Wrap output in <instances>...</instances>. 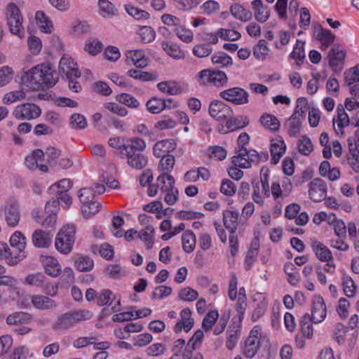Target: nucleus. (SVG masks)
I'll return each instance as SVG.
<instances>
[{"instance_id":"obj_31","label":"nucleus","mask_w":359,"mask_h":359,"mask_svg":"<svg viewBox=\"0 0 359 359\" xmlns=\"http://www.w3.org/2000/svg\"><path fill=\"white\" fill-rule=\"evenodd\" d=\"M251 4L256 20L259 22H266L270 15L269 8L264 5L262 0H254Z\"/></svg>"},{"instance_id":"obj_7","label":"nucleus","mask_w":359,"mask_h":359,"mask_svg":"<svg viewBox=\"0 0 359 359\" xmlns=\"http://www.w3.org/2000/svg\"><path fill=\"white\" fill-rule=\"evenodd\" d=\"M261 327L255 326L250 332L243 347V354L248 358H252L260 348Z\"/></svg>"},{"instance_id":"obj_49","label":"nucleus","mask_w":359,"mask_h":359,"mask_svg":"<svg viewBox=\"0 0 359 359\" xmlns=\"http://www.w3.org/2000/svg\"><path fill=\"white\" fill-rule=\"evenodd\" d=\"M308 101L305 97H299L297 100L295 109L291 116L299 119H304L308 108Z\"/></svg>"},{"instance_id":"obj_57","label":"nucleus","mask_w":359,"mask_h":359,"mask_svg":"<svg viewBox=\"0 0 359 359\" xmlns=\"http://www.w3.org/2000/svg\"><path fill=\"white\" fill-rule=\"evenodd\" d=\"M344 82L350 86L355 82H359V64L346 70L344 73Z\"/></svg>"},{"instance_id":"obj_12","label":"nucleus","mask_w":359,"mask_h":359,"mask_svg":"<svg viewBox=\"0 0 359 359\" xmlns=\"http://www.w3.org/2000/svg\"><path fill=\"white\" fill-rule=\"evenodd\" d=\"M208 111L209 114L217 121L227 120L233 114L231 107L220 100L212 101Z\"/></svg>"},{"instance_id":"obj_6","label":"nucleus","mask_w":359,"mask_h":359,"mask_svg":"<svg viewBox=\"0 0 359 359\" xmlns=\"http://www.w3.org/2000/svg\"><path fill=\"white\" fill-rule=\"evenodd\" d=\"M261 161L259 154L253 149L247 150L246 148H240L236 156L232 158V163L241 168H248L252 164H257Z\"/></svg>"},{"instance_id":"obj_53","label":"nucleus","mask_w":359,"mask_h":359,"mask_svg":"<svg viewBox=\"0 0 359 359\" xmlns=\"http://www.w3.org/2000/svg\"><path fill=\"white\" fill-rule=\"evenodd\" d=\"M161 158L159 165L158 170L162 171V173H168L172 171L175 163V158L173 155H165L161 156Z\"/></svg>"},{"instance_id":"obj_11","label":"nucleus","mask_w":359,"mask_h":359,"mask_svg":"<svg viewBox=\"0 0 359 359\" xmlns=\"http://www.w3.org/2000/svg\"><path fill=\"white\" fill-rule=\"evenodd\" d=\"M219 96L236 105H243L248 103L249 93L239 87L230 88L219 93Z\"/></svg>"},{"instance_id":"obj_35","label":"nucleus","mask_w":359,"mask_h":359,"mask_svg":"<svg viewBox=\"0 0 359 359\" xmlns=\"http://www.w3.org/2000/svg\"><path fill=\"white\" fill-rule=\"evenodd\" d=\"M286 146L283 140H276L271 143V163L277 164L280 158L283 156L285 152Z\"/></svg>"},{"instance_id":"obj_62","label":"nucleus","mask_w":359,"mask_h":359,"mask_svg":"<svg viewBox=\"0 0 359 359\" xmlns=\"http://www.w3.org/2000/svg\"><path fill=\"white\" fill-rule=\"evenodd\" d=\"M298 150L300 154L309 156L313 150L311 139L306 136H302L298 142Z\"/></svg>"},{"instance_id":"obj_30","label":"nucleus","mask_w":359,"mask_h":359,"mask_svg":"<svg viewBox=\"0 0 359 359\" xmlns=\"http://www.w3.org/2000/svg\"><path fill=\"white\" fill-rule=\"evenodd\" d=\"M316 256L321 262H330L333 260V256L328 248L320 241H313L311 245Z\"/></svg>"},{"instance_id":"obj_23","label":"nucleus","mask_w":359,"mask_h":359,"mask_svg":"<svg viewBox=\"0 0 359 359\" xmlns=\"http://www.w3.org/2000/svg\"><path fill=\"white\" fill-rule=\"evenodd\" d=\"M194 319L191 317V311L189 308H185L180 313V320L175 324L173 330L178 334L184 330L188 332L194 326Z\"/></svg>"},{"instance_id":"obj_15","label":"nucleus","mask_w":359,"mask_h":359,"mask_svg":"<svg viewBox=\"0 0 359 359\" xmlns=\"http://www.w3.org/2000/svg\"><path fill=\"white\" fill-rule=\"evenodd\" d=\"M332 122L335 133L344 135V128L350 125L351 118L341 104L337 106V115L333 117Z\"/></svg>"},{"instance_id":"obj_44","label":"nucleus","mask_w":359,"mask_h":359,"mask_svg":"<svg viewBox=\"0 0 359 359\" xmlns=\"http://www.w3.org/2000/svg\"><path fill=\"white\" fill-rule=\"evenodd\" d=\"M231 15L238 20L245 22L250 19L251 13L240 4H234L230 8Z\"/></svg>"},{"instance_id":"obj_32","label":"nucleus","mask_w":359,"mask_h":359,"mask_svg":"<svg viewBox=\"0 0 359 359\" xmlns=\"http://www.w3.org/2000/svg\"><path fill=\"white\" fill-rule=\"evenodd\" d=\"M259 122L265 129L273 133L278 132L280 127V123L277 117L268 113H264L261 116Z\"/></svg>"},{"instance_id":"obj_64","label":"nucleus","mask_w":359,"mask_h":359,"mask_svg":"<svg viewBox=\"0 0 359 359\" xmlns=\"http://www.w3.org/2000/svg\"><path fill=\"white\" fill-rule=\"evenodd\" d=\"M126 12L136 20H145L149 18V13L143 10H140L136 7L130 5H125Z\"/></svg>"},{"instance_id":"obj_14","label":"nucleus","mask_w":359,"mask_h":359,"mask_svg":"<svg viewBox=\"0 0 359 359\" xmlns=\"http://www.w3.org/2000/svg\"><path fill=\"white\" fill-rule=\"evenodd\" d=\"M327 187L325 181L315 178L309 184V198L315 203H319L325 199Z\"/></svg>"},{"instance_id":"obj_19","label":"nucleus","mask_w":359,"mask_h":359,"mask_svg":"<svg viewBox=\"0 0 359 359\" xmlns=\"http://www.w3.org/2000/svg\"><path fill=\"white\" fill-rule=\"evenodd\" d=\"M5 219L10 227H15L20 220V205L16 202L8 203L4 208Z\"/></svg>"},{"instance_id":"obj_40","label":"nucleus","mask_w":359,"mask_h":359,"mask_svg":"<svg viewBox=\"0 0 359 359\" xmlns=\"http://www.w3.org/2000/svg\"><path fill=\"white\" fill-rule=\"evenodd\" d=\"M196 243L195 234L191 231H185L182 235V243L183 250L190 253L194 251Z\"/></svg>"},{"instance_id":"obj_8","label":"nucleus","mask_w":359,"mask_h":359,"mask_svg":"<svg viewBox=\"0 0 359 359\" xmlns=\"http://www.w3.org/2000/svg\"><path fill=\"white\" fill-rule=\"evenodd\" d=\"M41 114V108L36 104L26 102L17 105L13 111V116L18 120H33Z\"/></svg>"},{"instance_id":"obj_1","label":"nucleus","mask_w":359,"mask_h":359,"mask_svg":"<svg viewBox=\"0 0 359 359\" xmlns=\"http://www.w3.org/2000/svg\"><path fill=\"white\" fill-rule=\"evenodd\" d=\"M22 83L32 90H39L43 87L51 88L58 81L56 71L50 65H38L27 71L21 76Z\"/></svg>"},{"instance_id":"obj_24","label":"nucleus","mask_w":359,"mask_h":359,"mask_svg":"<svg viewBox=\"0 0 359 359\" xmlns=\"http://www.w3.org/2000/svg\"><path fill=\"white\" fill-rule=\"evenodd\" d=\"M60 69L67 78H79L81 76L76 63L69 56H63L60 59Z\"/></svg>"},{"instance_id":"obj_4","label":"nucleus","mask_w":359,"mask_h":359,"mask_svg":"<svg viewBox=\"0 0 359 359\" xmlns=\"http://www.w3.org/2000/svg\"><path fill=\"white\" fill-rule=\"evenodd\" d=\"M76 229L74 225H65L58 232L55 238L56 249L63 254L71 252L75 241Z\"/></svg>"},{"instance_id":"obj_5","label":"nucleus","mask_w":359,"mask_h":359,"mask_svg":"<svg viewBox=\"0 0 359 359\" xmlns=\"http://www.w3.org/2000/svg\"><path fill=\"white\" fill-rule=\"evenodd\" d=\"M143 139L140 137H133L125 140L121 137H114L109 138L108 144L111 148L118 151L121 158H124V155L128 154V150L134 149H140L143 146Z\"/></svg>"},{"instance_id":"obj_61","label":"nucleus","mask_w":359,"mask_h":359,"mask_svg":"<svg viewBox=\"0 0 359 359\" xmlns=\"http://www.w3.org/2000/svg\"><path fill=\"white\" fill-rule=\"evenodd\" d=\"M75 266L80 271H89L93 269L94 262L90 257L81 256L75 261Z\"/></svg>"},{"instance_id":"obj_26","label":"nucleus","mask_w":359,"mask_h":359,"mask_svg":"<svg viewBox=\"0 0 359 359\" xmlns=\"http://www.w3.org/2000/svg\"><path fill=\"white\" fill-rule=\"evenodd\" d=\"M46 273L53 278L57 277L61 273V267L57 260L52 256L42 255L40 257Z\"/></svg>"},{"instance_id":"obj_34","label":"nucleus","mask_w":359,"mask_h":359,"mask_svg":"<svg viewBox=\"0 0 359 359\" xmlns=\"http://www.w3.org/2000/svg\"><path fill=\"white\" fill-rule=\"evenodd\" d=\"M26 241L25 236L19 231H15L11 236L9 241L11 245L17 249L18 252H16V253L23 254L24 259L27 257L26 252H25Z\"/></svg>"},{"instance_id":"obj_47","label":"nucleus","mask_w":359,"mask_h":359,"mask_svg":"<svg viewBox=\"0 0 359 359\" xmlns=\"http://www.w3.org/2000/svg\"><path fill=\"white\" fill-rule=\"evenodd\" d=\"M31 320V316L25 312H15L10 314L6 318V323L11 325L28 323Z\"/></svg>"},{"instance_id":"obj_22","label":"nucleus","mask_w":359,"mask_h":359,"mask_svg":"<svg viewBox=\"0 0 359 359\" xmlns=\"http://www.w3.org/2000/svg\"><path fill=\"white\" fill-rule=\"evenodd\" d=\"M29 298L34 308L39 310H53L58 306V304L48 296L33 294Z\"/></svg>"},{"instance_id":"obj_41","label":"nucleus","mask_w":359,"mask_h":359,"mask_svg":"<svg viewBox=\"0 0 359 359\" xmlns=\"http://www.w3.org/2000/svg\"><path fill=\"white\" fill-rule=\"evenodd\" d=\"M312 323L311 316L306 313L300 320L301 330L299 334L305 337L306 339H311L313 334Z\"/></svg>"},{"instance_id":"obj_20","label":"nucleus","mask_w":359,"mask_h":359,"mask_svg":"<svg viewBox=\"0 0 359 359\" xmlns=\"http://www.w3.org/2000/svg\"><path fill=\"white\" fill-rule=\"evenodd\" d=\"M126 62L128 65H135L137 68H144L148 65V60L142 50H130L126 53Z\"/></svg>"},{"instance_id":"obj_25","label":"nucleus","mask_w":359,"mask_h":359,"mask_svg":"<svg viewBox=\"0 0 359 359\" xmlns=\"http://www.w3.org/2000/svg\"><path fill=\"white\" fill-rule=\"evenodd\" d=\"M176 147L177 143L175 140H163L154 144L153 152L155 156L160 158L163 156L170 155V153L175 150Z\"/></svg>"},{"instance_id":"obj_28","label":"nucleus","mask_w":359,"mask_h":359,"mask_svg":"<svg viewBox=\"0 0 359 359\" xmlns=\"http://www.w3.org/2000/svg\"><path fill=\"white\" fill-rule=\"evenodd\" d=\"M58 210V202L56 201H49L46 203L45 212L48 215L41 222L44 227H52L56 223V213Z\"/></svg>"},{"instance_id":"obj_16","label":"nucleus","mask_w":359,"mask_h":359,"mask_svg":"<svg viewBox=\"0 0 359 359\" xmlns=\"http://www.w3.org/2000/svg\"><path fill=\"white\" fill-rule=\"evenodd\" d=\"M269 182H256L253 184L252 198L255 203L264 206L265 198L271 196Z\"/></svg>"},{"instance_id":"obj_55","label":"nucleus","mask_w":359,"mask_h":359,"mask_svg":"<svg viewBox=\"0 0 359 359\" xmlns=\"http://www.w3.org/2000/svg\"><path fill=\"white\" fill-rule=\"evenodd\" d=\"M269 49L266 42L264 39H260L257 44L253 48V55L259 60H264L268 55Z\"/></svg>"},{"instance_id":"obj_56","label":"nucleus","mask_w":359,"mask_h":359,"mask_svg":"<svg viewBox=\"0 0 359 359\" xmlns=\"http://www.w3.org/2000/svg\"><path fill=\"white\" fill-rule=\"evenodd\" d=\"M127 74L130 77L142 81H155L157 79L156 74L133 69L128 70Z\"/></svg>"},{"instance_id":"obj_52","label":"nucleus","mask_w":359,"mask_h":359,"mask_svg":"<svg viewBox=\"0 0 359 359\" xmlns=\"http://www.w3.org/2000/svg\"><path fill=\"white\" fill-rule=\"evenodd\" d=\"M285 126L290 137H296L300 133L302 123L299 119L290 116L285 122Z\"/></svg>"},{"instance_id":"obj_51","label":"nucleus","mask_w":359,"mask_h":359,"mask_svg":"<svg viewBox=\"0 0 359 359\" xmlns=\"http://www.w3.org/2000/svg\"><path fill=\"white\" fill-rule=\"evenodd\" d=\"M194 349L186 345L185 348L180 352L173 354L170 359H203L202 353L194 352Z\"/></svg>"},{"instance_id":"obj_45","label":"nucleus","mask_w":359,"mask_h":359,"mask_svg":"<svg viewBox=\"0 0 359 359\" xmlns=\"http://www.w3.org/2000/svg\"><path fill=\"white\" fill-rule=\"evenodd\" d=\"M259 247V244L257 240L253 241L252 242L251 246L248 250L245 257V264L246 270H250L253 264L255 262L258 255Z\"/></svg>"},{"instance_id":"obj_9","label":"nucleus","mask_w":359,"mask_h":359,"mask_svg":"<svg viewBox=\"0 0 359 359\" xmlns=\"http://www.w3.org/2000/svg\"><path fill=\"white\" fill-rule=\"evenodd\" d=\"M292 190V184L290 179L283 177L280 181H273L271 185V195L275 201L279 203L289 196Z\"/></svg>"},{"instance_id":"obj_50","label":"nucleus","mask_w":359,"mask_h":359,"mask_svg":"<svg viewBox=\"0 0 359 359\" xmlns=\"http://www.w3.org/2000/svg\"><path fill=\"white\" fill-rule=\"evenodd\" d=\"M72 187V183L69 179H62L58 182L55 183L48 189L49 194H61L62 192H67Z\"/></svg>"},{"instance_id":"obj_46","label":"nucleus","mask_w":359,"mask_h":359,"mask_svg":"<svg viewBox=\"0 0 359 359\" xmlns=\"http://www.w3.org/2000/svg\"><path fill=\"white\" fill-rule=\"evenodd\" d=\"M46 277L41 272L31 273L26 276L25 283L35 287H43L46 285Z\"/></svg>"},{"instance_id":"obj_36","label":"nucleus","mask_w":359,"mask_h":359,"mask_svg":"<svg viewBox=\"0 0 359 359\" xmlns=\"http://www.w3.org/2000/svg\"><path fill=\"white\" fill-rule=\"evenodd\" d=\"M157 186L159 191L163 194L168 191H172L175 188V179L168 173H161L157 177Z\"/></svg>"},{"instance_id":"obj_18","label":"nucleus","mask_w":359,"mask_h":359,"mask_svg":"<svg viewBox=\"0 0 359 359\" xmlns=\"http://www.w3.org/2000/svg\"><path fill=\"white\" fill-rule=\"evenodd\" d=\"M313 35L320 42V49L323 50L332 45L335 39V36L329 29L322 27L320 24L315 27Z\"/></svg>"},{"instance_id":"obj_37","label":"nucleus","mask_w":359,"mask_h":359,"mask_svg":"<svg viewBox=\"0 0 359 359\" xmlns=\"http://www.w3.org/2000/svg\"><path fill=\"white\" fill-rule=\"evenodd\" d=\"M32 243L37 248H47L51 243V237L49 233L41 229L34 231L32 234Z\"/></svg>"},{"instance_id":"obj_17","label":"nucleus","mask_w":359,"mask_h":359,"mask_svg":"<svg viewBox=\"0 0 359 359\" xmlns=\"http://www.w3.org/2000/svg\"><path fill=\"white\" fill-rule=\"evenodd\" d=\"M326 313L327 309L323 298L320 296H315L311 308V320L314 323H321L325 319Z\"/></svg>"},{"instance_id":"obj_43","label":"nucleus","mask_w":359,"mask_h":359,"mask_svg":"<svg viewBox=\"0 0 359 359\" xmlns=\"http://www.w3.org/2000/svg\"><path fill=\"white\" fill-rule=\"evenodd\" d=\"M249 118L246 116L233 117V115L227 118V128L231 131L242 129L249 124Z\"/></svg>"},{"instance_id":"obj_63","label":"nucleus","mask_w":359,"mask_h":359,"mask_svg":"<svg viewBox=\"0 0 359 359\" xmlns=\"http://www.w3.org/2000/svg\"><path fill=\"white\" fill-rule=\"evenodd\" d=\"M198 297V292L190 287L181 289L178 293L179 299L184 302H193L196 300Z\"/></svg>"},{"instance_id":"obj_60","label":"nucleus","mask_w":359,"mask_h":359,"mask_svg":"<svg viewBox=\"0 0 359 359\" xmlns=\"http://www.w3.org/2000/svg\"><path fill=\"white\" fill-rule=\"evenodd\" d=\"M102 205L95 201H92L87 204H83L81 207V212L86 218H90L95 213L98 212L101 209Z\"/></svg>"},{"instance_id":"obj_39","label":"nucleus","mask_w":359,"mask_h":359,"mask_svg":"<svg viewBox=\"0 0 359 359\" xmlns=\"http://www.w3.org/2000/svg\"><path fill=\"white\" fill-rule=\"evenodd\" d=\"M304 46L305 43L304 41L297 39L290 53V57L295 60L298 66H301L305 59Z\"/></svg>"},{"instance_id":"obj_2","label":"nucleus","mask_w":359,"mask_h":359,"mask_svg":"<svg viewBox=\"0 0 359 359\" xmlns=\"http://www.w3.org/2000/svg\"><path fill=\"white\" fill-rule=\"evenodd\" d=\"M92 316L93 313L88 310L68 311L60 315L53 323L51 328L57 333L64 332L77 323L90 319Z\"/></svg>"},{"instance_id":"obj_54","label":"nucleus","mask_w":359,"mask_h":359,"mask_svg":"<svg viewBox=\"0 0 359 359\" xmlns=\"http://www.w3.org/2000/svg\"><path fill=\"white\" fill-rule=\"evenodd\" d=\"M163 99L154 97L147 102L146 107L150 113L159 114L165 109Z\"/></svg>"},{"instance_id":"obj_3","label":"nucleus","mask_w":359,"mask_h":359,"mask_svg":"<svg viewBox=\"0 0 359 359\" xmlns=\"http://www.w3.org/2000/svg\"><path fill=\"white\" fill-rule=\"evenodd\" d=\"M196 80L201 86L223 87L227 83L228 78L224 72L206 69L198 72Z\"/></svg>"},{"instance_id":"obj_58","label":"nucleus","mask_w":359,"mask_h":359,"mask_svg":"<svg viewBox=\"0 0 359 359\" xmlns=\"http://www.w3.org/2000/svg\"><path fill=\"white\" fill-rule=\"evenodd\" d=\"M212 62L213 64L217 65L220 67L231 66L233 64L231 57L224 52H219L214 54L212 56Z\"/></svg>"},{"instance_id":"obj_21","label":"nucleus","mask_w":359,"mask_h":359,"mask_svg":"<svg viewBox=\"0 0 359 359\" xmlns=\"http://www.w3.org/2000/svg\"><path fill=\"white\" fill-rule=\"evenodd\" d=\"M0 259L11 266H15L24 259V255L12 251L6 243L0 242Z\"/></svg>"},{"instance_id":"obj_38","label":"nucleus","mask_w":359,"mask_h":359,"mask_svg":"<svg viewBox=\"0 0 359 359\" xmlns=\"http://www.w3.org/2000/svg\"><path fill=\"white\" fill-rule=\"evenodd\" d=\"M158 89L168 95H178L182 91V88L175 81H162L157 84Z\"/></svg>"},{"instance_id":"obj_42","label":"nucleus","mask_w":359,"mask_h":359,"mask_svg":"<svg viewBox=\"0 0 359 359\" xmlns=\"http://www.w3.org/2000/svg\"><path fill=\"white\" fill-rule=\"evenodd\" d=\"M174 25V32L178 38L184 43H190L194 39V34L191 30L185 27L184 24H171Z\"/></svg>"},{"instance_id":"obj_33","label":"nucleus","mask_w":359,"mask_h":359,"mask_svg":"<svg viewBox=\"0 0 359 359\" xmlns=\"http://www.w3.org/2000/svg\"><path fill=\"white\" fill-rule=\"evenodd\" d=\"M5 17L8 22H22L23 20L20 8L14 2H10L6 5Z\"/></svg>"},{"instance_id":"obj_48","label":"nucleus","mask_w":359,"mask_h":359,"mask_svg":"<svg viewBox=\"0 0 359 359\" xmlns=\"http://www.w3.org/2000/svg\"><path fill=\"white\" fill-rule=\"evenodd\" d=\"M98 6L100 14L104 18L111 17L118 13L117 9L108 0H100Z\"/></svg>"},{"instance_id":"obj_59","label":"nucleus","mask_w":359,"mask_h":359,"mask_svg":"<svg viewBox=\"0 0 359 359\" xmlns=\"http://www.w3.org/2000/svg\"><path fill=\"white\" fill-rule=\"evenodd\" d=\"M342 280L343 290L346 296L348 298L354 297L356 294V285L353 280L348 276H344Z\"/></svg>"},{"instance_id":"obj_27","label":"nucleus","mask_w":359,"mask_h":359,"mask_svg":"<svg viewBox=\"0 0 359 359\" xmlns=\"http://www.w3.org/2000/svg\"><path fill=\"white\" fill-rule=\"evenodd\" d=\"M161 47L170 57L175 60H181L185 57V51L175 42L171 41H163Z\"/></svg>"},{"instance_id":"obj_13","label":"nucleus","mask_w":359,"mask_h":359,"mask_svg":"<svg viewBox=\"0 0 359 359\" xmlns=\"http://www.w3.org/2000/svg\"><path fill=\"white\" fill-rule=\"evenodd\" d=\"M142 144V148L128 150V154L124 155V158H127L128 164L137 170L142 169L148 163L147 157L142 153L146 148L144 140Z\"/></svg>"},{"instance_id":"obj_10","label":"nucleus","mask_w":359,"mask_h":359,"mask_svg":"<svg viewBox=\"0 0 359 359\" xmlns=\"http://www.w3.org/2000/svg\"><path fill=\"white\" fill-rule=\"evenodd\" d=\"M346 51L339 45H334L328 52L327 59L332 70L340 74L344 67Z\"/></svg>"},{"instance_id":"obj_29","label":"nucleus","mask_w":359,"mask_h":359,"mask_svg":"<svg viewBox=\"0 0 359 359\" xmlns=\"http://www.w3.org/2000/svg\"><path fill=\"white\" fill-rule=\"evenodd\" d=\"M239 212L237 210H226L223 212V222L230 233H236L238 224Z\"/></svg>"}]
</instances>
